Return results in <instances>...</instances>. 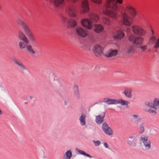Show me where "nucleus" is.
Instances as JSON below:
<instances>
[{
    "label": "nucleus",
    "mask_w": 159,
    "mask_h": 159,
    "mask_svg": "<svg viewBox=\"0 0 159 159\" xmlns=\"http://www.w3.org/2000/svg\"><path fill=\"white\" fill-rule=\"evenodd\" d=\"M57 8L64 7L66 12L70 16L76 18L77 12L81 14L87 13L89 19L81 20L82 25L85 28L91 30L93 27V22H97L99 19L97 14L89 11V4L87 0H46Z\"/></svg>",
    "instance_id": "nucleus-1"
},
{
    "label": "nucleus",
    "mask_w": 159,
    "mask_h": 159,
    "mask_svg": "<svg viewBox=\"0 0 159 159\" xmlns=\"http://www.w3.org/2000/svg\"><path fill=\"white\" fill-rule=\"evenodd\" d=\"M91 0L99 5V8L104 14L113 19L121 21L123 25L130 26L133 22V19L126 14L125 9L115 3V0H107L103 4L102 3V0Z\"/></svg>",
    "instance_id": "nucleus-2"
},
{
    "label": "nucleus",
    "mask_w": 159,
    "mask_h": 159,
    "mask_svg": "<svg viewBox=\"0 0 159 159\" xmlns=\"http://www.w3.org/2000/svg\"><path fill=\"white\" fill-rule=\"evenodd\" d=\"M18 24L20 25L27 36L29 37V39L32 42H34L35 41V39L32 32L26 24L22 20L19 19L17 21Z\"/></svg>",
    "instance_id": "nucleus-3"
},
{
    "label": "nucleus",
    "mask_w": 159,
    "mask_h": 159,
    "mask_svg": "<svg viewBox=\"0 0 159 159\" xmlns=\"http://www.w3.org/2000/svg\"><path fill=\"white\" fill-rule=\"evenodd\" d=\"M60 16L63 23L67 27H74L77 26V22L75 20L73 19H68L61 14L60 15Z\"/></svg>",
    "instance_id": "nucleus-4"
},
{
    "label": "nucleus",
    "mask_w": 159,
    "mask_h": 159,
    "mask_svg": "<svg viewBox=\"0 0 159 159\" xmlns=\"http://www.w3.org/2000/svg\"><path fill=\"white\" fill-rule=\"evenodd\" d=\"M129 41L133 43V45L135 46L142 45L143 39L141 37H136L134 35H129L128 38Z\"/></svg>",
    "instance_id": "nucleus-5"
},
{
    "label": "nucleus",
    "mask_w": 159,
    "mask_h": 159,
    "mask_svg": "<svg viewBox=\"0 0 159 159\" xmlns=\"http://www.w3.org/2000/svg\"><path fill=\"white\" fill-rule=\"evenodd\" d=\"M151 33L150 34L153 36L150 39V41L152 43L155 42V44L154 46V48H159V38L157 39L156 37L157 36V34H155L153 30L151 28Z\"/></svg>",
    "instance_id": "nucleus-6"
},
{
    "label": "nucleus",
    "mask_w": 159,
    "mask_h": 159,
    "mask_svg": "<svg viewBox=\"0 0 159 159\" xmlns=\"http://www.w3.org/2000/svg\"><path fill=\"white\" fill-rule=\"evenodd\" d=\"M132 30L134 34L137 35L143 36L146 33V32L144 30L140 27L137 26H133Z\"/></svg>",
    "instance_id": "nucleus-7"
},
{
    "label": "nucleus",
    "mask_w": 159,
    "mask_h": 159,
    "mask_svg": "<svg viewBox=\"0 0 159 159\" xmlns=\"http://www.w3.org/2000/svg\"><path fill=\"white\" fill-rule=\"evenodd\" d=\"M103 50V48L100 45L98 44L95 45L93 49L94 53L97 56L102 53Z\"/></svg>",
    "instance_id": "nucleus-8"
},
{
    "label": "nucleus",
    "mask_w": 159,
    "mask_h": 159,
    "mask_svg": "<svg viewBox=\"0 0 159 159\" xmlns=\"http://www.w3.org/2000/svg\"><path fill=\"white\" fill-rule=\"evenodd\" d=\"M125 36V34L121 30H117L114 34L113 38L114 39L118 40L123 39Z\"/></svg>",
    "instance_id": "nucleus-9"
},
{
    "label": "nucleus",
    "mask_w": 159,
    "mask_h": 159,
    "mask_svg": "<svg viewBox=\"0 0 159 159\" xmlns=\"http://www.w3.org/2000/svg\"><path fill=\"white\" fill-rule=\"evenodd\" d=\"M148 136H142L140 137L141 140L143 141L144 145L147 149H150L151 147V141L148 139Z\"/></svg>",
    "instance_id": "nucleus-10"
},
{
    "label": "nucleus",
    "mask_w": 159,
    "mask_h": 159,
    "mask_svg": "<svg viewBox=\"0 0 159 159\" xmlns=\"http://www.w3.org/2000/svg\"><path fill=\"white\" fill-rule=\"evenodd\" d=\"M77 34L80 37H84L88 34L86 30L80 27H77L76 29Z\"/></svg>",
    "instance_id": "nucleus-11"
},
{
    "label": "nucleus",
    "mask_w": 159,
    "mask_h": 159,
    "mask_svg": "<svg viewBox=\"0 0 159 159\" xmlns=\"http://www.w3.org/2000/svg\"><path fill=\"white\" fill-rule=\"evenodd\" d=\"M136 137L135 136H130L128 139L127 142L128 144L132 147H135L137 143Z\"/></svg>",
    "instance_id": "nucleus-12"
},
{
    "label": "nucleus",
    "mask_w": 159,
    "mask_h": 159,
    "mask_svg": "<svg viewBox=\"0 0 159 159\" xmlns=\"http://www.w3.org/2000/svg\"><path fill=\"white\" fill-rule=\"evenodd\" d=\"M93 31L96 33H99L103 32L104 27L100 24H95L93 27Z\"/></svg>",
    "instance_id": "nucleus-13"
},
{
    "label": "nucleus",
    "mask_w": 159,
    "mask_h": 159,
    "mask_svg": "<svg viewBox=\"0 0 159 159\" xmlns=\"http://www.w3.org/2000/svg\"><path fill=\"white\" fill-rule=\"evenodd\" d=\"M118 53V51L116 49H110L108 52L104 54V56L107 58H110L116 56Z\"/></svg>",
    "instance_id": "nucleus-14"
},
{
    "label": "nucleus",
    "mask_w": 159,
    "mask_h": 159,
    "mask_svg": "<svg viewBox=\"0 0 159 159\" xmlns=\"http://www.w3.org/2000/svg\"><path fill=\"white\" fill-rule=\"evenodd\" d=\"M105 116V112H103L102 113V116L100 115H99L98 116H96L95 121L98 124H100L103 122Z\"/></svg>",
    "instance_id": "nucleus-15"
},
{
    "label": "nucleus",
    "mask_w": 159,
    "mask_h": 159,
    "mask_svg": "<svg viewBox=\"0 0 159 159\" xmlns=\"http://www.w3.org/2000/svg\"><path fill=\"white\" fill-rule=\"evenodd\" d=\"M126 8L129 11L131 15L133 17H134L136 15L137 12L135 9L130 6L126 5Z\"/></svg>",
    "instance_id": "nucleus-16"
},
{
    "label": "nucleus",
    "mask_w": 159,
    "mask_h": 159,
    "mask_svg": "<svg viewBox=\"0 0 159 159\" xmlns=\"http://www.w3.org/2000/svg\"><path fill=\"white\" fill-rule=\"evenodd\" d=\"M130 102L129 101H125L123 99H120L116 101V104H120L122 105H126V108H128L127 106L128 104H130Z\"/></svg>",
    "instance_id": "nucleus-17"
},
{
    "label": "nucleus",
    "mask_w": 159,
    "mask_h": 159,
    "mask_svg": "<svg viewBox=\"0 0 159 159\" xmlns=\"http://www.w3.org/2000/svg\"><path fill=\"white\" fill-rule=\"evenodd\" d=\"M116 100L108 98H105L103 99V102L108 105L116 104Z\"/></svg>",
    "instance_id": "nucleus-18"
},
{
    "label": "nucleus",
    "mask_w": 159,
    "mask_h": 159,
    "mask_svg": "<svg viewBox=\"0 0 159 159\" xmlns=\"http://www.w3.org/2000/svg\"><path fill=\"white\" fill-rule=\"evenodd\" d=\"M73 89L74 95L76 98L78 99H79L80 96L79 93V89L78 86L77 85H75Z\"/></svg>",
    "instance_id": "nucleus-19"
},
{
    "label": "nucleus",
    "mask_w": 159,
    "mask_h": 159,
    "mask_svg": "<svg viewBox=\"0 0 159 159\" xmlns=\"http://www.w3.org/2000/svg\"><path fill=\"white\" fill-rule=\"evenodd\" d=\"M19 37L20 39L24 41L25 43H28L29 41L28 39L23 32L21 31L19 32Z\"/></svg>",
    "instance_id": "nucleus-20"
},
{
    "label": "nucleus",
    "mask_w": 159,
    "mask_h": 159,
    "mask_svg": "<svg viewBox=\"0 0 159 159\" xmlns=\"http://www.w3.org/2000/svg\"><path fill=\"white\" fill-rule=\"evenodd\" d=\"M132 90L130 89H126L122 93L124 94L125 96L128 98H130L132 97Z\"/></svg>",
    "instance_id": "nucleus-21"
},
{
    "label": "nucleus",
    "mask_w": 159,
    "mask_h": 159,
    "mask_svg": "<svg viewBox=\"0 0 159 159\" xmlns=\"http://www.w3.org/2000/svg\"><path fill=\"white\" fill-rule=\"evenodd\" d=\"M86 116L84 113L81 114V116H80L79 120L80 122V124L82 126H84L86 124L85 118Z\"/></svg>",
    "instance_id": "nucleus-22"
},
{
    "label": "nucleus",
    "mask_w": 159,
    "mask_h": 159,
    "mask_svg": "<svg viewBox=\"0 0 159 159\" xmlns=\"http://www.w3.org/2000/svg\"><path fill=\"white\" fill-rule=\"evenodd\" d=\"M103 130L105 134L107 135H111L113 134V131L110 127H109V128H107V129H104Z\"/></svg>",
    "instance_id": "nucleus-23"
},
{
    "label": "nucleus",
    "mask_w": 159,
    "mask_h": 159,
    "mask_svg": "<svg viewBox=\"0 0 159 159\" xmlns=\"http://www.w3.org/2000/svg\"><path fill=\"white\" fill-rule=\"evenodd\" d=\"M76 149H77L78 152L81 155H84V156H86L89 157L90 158H91L93 157V156H91L88 153H86L85 152L83 151L82 150H80V149H79L77 148Z\"/></svg>",
    "instance_id": "nucleus-24"
},
{
    "label": "nucleus",
    "mask_w": 159,
    "mask_h": 159,
    "mask_svg": "<svg viewBox=\"0 0 159 159\" xmlns=\"http://www.w3.org/2000/svg\"><path fill=\"white\" fill-rule=\"evenodd\" d=\"M127 51L129 53H134V48L132 46H129L127 48Z\"/></svg>",
    "instance_id": "nucleus-25"
},
{
    "label": "nucleus",
    "mask_w": 159,
    "mask_h": 159,
    "mask_svg": "<svg viewBox=\"0 0 159 159\" xmlns=\"http://www.w3.org/2000/svg\"><path fill=\"white\" fill-rule=\"evenodd\" d=\"M65 155L66 156L65 159H70L72 156L71 151L70 150L67 151L65 153Z\"/></svg>",
    "instance_id": "nucleus-26"
},
{
    "label": "nucleus",
    "mask_w": 159,
    "mask_h": 159,
    "mask_svg": "<svg viewBox=\"0 0 159 159\" xmlns=\"http://www.w3.org/2000/svg\"><path fill=\"white\" fill-rule=\"evenodd\" d=\"M26 48L28 52L31 53L32 54H34L35 53V52L33 49L32 46L30 45H27Z\"/></svg>",
    "instance_id": "nucleus-27"
},
{
    "label": "nucleus",
    "mask_w": 159,
    "mask_h": 159,
    "mask_svg": "<svg viewBox=\"0 0 159 159\" xmlns=\"http://www.w3.org/2000/svg\"><path fill=\"white\" fill-rule=\"evenodd\" d=\"M153 103L156 110L158 107H159V98H155L153 101Z\"/></svg>",
    "instance_id": "nucleus-28"
},
{
    "label": "nucleus",
    "mask_w": 159,
    "mask_h": 159,
    "mask_svg": "<svg viewBox=\"0 0 159 159\" xmlns=\"http://www.w3.org/2000/svg\"><path fill=\"white\" fill-rule=\"evenodd\" d=\"M145 104L147 106L150 107L152 108H153L155 109H156L154 103H153L152 102H145Z\"/></svg>",
    "instance_id": "nucleus-29"
},
{
    "label": "nucleus",
    "mask_w": 159,
    "mask_h": 159,
    "mask_svg": "<svg viewBox=\"0 0 159 159\" xmlns=\"http://www.w3.org/2000/svg\"><path fill=\"white\" fill-rule=\"evenodd\" d=\"M11 60L13 61L15 63L17 64L18 66L21 62L20 61L16 59L15 57H11Z\"/></svg>",
    "instance_id": "nucleus-30"
},
{
    "label": "nucleus",
    "mask_w": 159,
    "mask_h": 159,
    "mask_svg": "<svg viewBox=\"0 0 159 159\" xmlns=\"http://www.w3.org/2000/svg\"><path fill=\"white\" fill-rule=\"evenodd\" d=\"M11 60L13 61L15 63L17 64L18 66L21 62L20 61L16 59L15 57H11Z\"/></svg>",
    "instance_id": "nucleus-31"
},
{
    "label": "nucleus",
    "mask_w": 159,
    "mask_h": 159,
    "mask_svg": "<svg viewBox=\"0 0 159 159\" xmlns=\"http://www.w3.org/2000/svg\"><path fill=\"white\" fill-rule=\"evenodd\" d=\"M26 45L23 42H19V46L20 49H24L26 47Z\"/></svg>",
    "instance_id": "nucleus-32"
},
{
    "label": "nucleus",
    "mask_w": 159,
    "mask_h": 159,
    "mask_svg": "<svg viewBox=\"0 0 159 159\" xmlns=\"http://www.w3.org/2000/svg\"><path fill=\"white\" fill-rule=\"evenodd\" d=\"M109 126L108 124L106 122H104L103 124L102 128V130H103L104 129H107V128H109Z\"/></svg>",
    "instance_id": "nucleus-33"
},
{
    "label": "nucleus",
    "mask_w": 159,
    "mask_h": 159,
    "mask_svg": "<svg viewBox=\"0 0 159 159\" xmlns=\"http://www.w3.org/2000/svg\"><path fill=\"white\" fill-rule=\"evenodd\" d=\"M22 70H24L25 69L26 67L25 66H24L23 64H22L21 62L20 64L18 66Z\"/></svg>",
    "instance_id": "nucleus-34"
},
{
    "label": "nucleus",
    "mask_w": 159,
    "mask_h": 159,
    "mask_svg": "<svg viewBox=\"0 0 159 159\" xmlns=\"http://www.w3.org/2000/svg\"><path fill=\"white\" fill-rule=\"evenodd\" d=\"M93 142L95 146H99L101 143V142L99 140H97L96 141L95 140H93Z\"/></svg>",
    "instance_id": "nucleus-35"
},
{
    "label": "nucleus",
    "mask_w": 159,
    "mask_h": 159,
    "mask_svg": "<svg viewBox=\"0 0 159 159\" xmlns=\"http://www.w3.org/2000/svg\"><path fill=\"white\" fill-rule=\"evenodd\" d=\"M89 41L91 43H94L95 41V40L92 36H90L89 37Z\"/></svg>",
    "instance_id": "nucleus-36"
},
{
    "label": "nucleus",
    "mask_w": 159,
    "mask_h": 159,
    "mask_svg": "<svg viewBox=\"0 0 159 159\" xmlns=\"http://www.w3.org/2000/svg\"><path fill=\"white\" fill-rule=\"evenodd\" d=\"M140 129L141 131L140 132V133H143L144 131V127L143 126V124H141L140 125Z\"/></svg>",
    "instance_id": "nucleus-37"
},
{
    "label": "nucleus",
    "mask_w": 159,
    "mask_h": 159,
    "mask_svg": "<svg viewBox=\"0 0 159 159\" xmlns=\"http://www.w3.org/2000/svg\"><path fill=\"white\" fill-rule=\"evenodd\" d=\"M139 48H140V49L142 50V51H144L145 50H146L147 48V46L145 45L143 46H139Z\"/></svg>",
    "instance_id": "nucleus-38"
},
{
    "label": "nucleus",
    "mask_w": 159,
    "mask_h": 159,
    "mask_svg": "<svg viewBox=\"0 0 159 159\" xmlns=\"http://www.w3.org/2000/svg\"><path fill=\"white\" fill-rule=\"evenodd\" d=\"M148 111L150 113H154V114H156V111L151 108L149 109Z\"/></svg>",
    "instance_id": "nucleus-39"
},
{
    "label": "nucleus",
    "mask_w": 159,
    "mask_h": 159,
    "mask_svg": "<svg viewBox=\"0 0 159 159\" xmlns=\"http://www.w3.org/2000/svg\"><path fill=\"white\" fill-rule=\"evenodd\" d=\"M116 2L119 4H121L122 3V0H115Z\"/></svg>",
    "instance_id": "nucleus-40"
},
{
    "label": "nucleus",
    "mask_w": 159,
    "mask_h": 159,
    "mask_svg": "<svg viewBox=\"0 0 159 159\" xmlns=\"http://www.w3.org/2000/svg\"><path fill=\"white\" fill-rule=\"evenodd\" d=\"M104 146L107 148H108L109 147V145L107 143H104Z\"/></svg>",
    "instance_id": "nucleus-41"
},
{
    "label": "nucleus",
    "mask_w": 159,
    "mask_h": 159,
    "mask_svg": "<svg viewBox=\"0 0 159 159\" xmlns=\"http://www.w3.org/2000/svg\"><path fill=\"white\" fill-rule=\"evenodd\" d=\"M141 120V119L140 118H139L137 119L136 121L138 122V123L140 122Z\"/></svg>",
    "instance_id": "nucleus-42"
},
{
    "label": "nucleus",
    "mask_w": 159,
    "mask_h": 159,
    "mask_svg": "<svg viewBox=\"0 0 159 159\" xmlns=\"http://www.w3.org/2000/svg\"><path fill=\"white\" fill-rule=\"evenodd\" d=\"M106 20L107 21V24L108 25H109V24H110V21H109V20H108V19H106Z\"/></svg>",
    "instance_id": "nucleus-43"
},
{
    "label": "nucleus",
    "mask_w": 159,
    "mask_h": 159,
    "mask_svg": "<svg viewBox=\"0 0 159 159\" xmlns=\"http://www.w3.org/2000/svg\"><path fill=\"white\" fill-rule=\"evenodd\" d=\"M133 116L134 118H137L138 117V116L136 115H133Z\"/></svg>",
    "instance_id": "nucleus-44"
},
{
    "label": "nucleus",
    "mask_w": 159,
    "mask_h": 159,
    "mask_svg": "<svg viewBox=\"0 0 159 159\" xmlns=\"http://www.w3.org/2000/svg\"><path fill=\"white\" fill-rule=\"evenodd\" d=\"M29 97L30 98V99H31L32 98V96H29Z\"/></svg>",
    "instance_id": "nucleus-45"
},
{
    "label": "nucleus",
    "mask_w": 159,
    "mask_h": 159,
    "mask_svg": "<svg viewBox=\"0 0 159 159\" xmlns=\"http://www.w3.org/2000/svg\"><path fill=\"white\" fill-rule=\"evenodd\" d=\"M156 110L159 111V107H158L157 108V109H156Z\"/></svg>",
    "instance_id": "nucleus-46"
},
{
    "label": "nucleus",
    "mask_w": 159,
    "mask_h": 159,
    "mask_svg": "<svg viewBox=\"0 0 159 159\" xmlns=\"http://www.w3.org/2000/svg\"><path fill=\"white\" fill-rule=\"evenodd\" d=\"M127 29L128 31L129 30V31L130 30V29L128 28H127Z\"/></svg>",
    "instance_id": "nucleus-47"
},
{
    "label": "nucleus",
    "mask_w": 159,
    "mask_h": 159,
    "mask_svg": "<svg viewBox=\"0 0 159 159\" xmlns=\"http://www.w3.org/2000/svg\"><path fill=\"white\" fill-rule=\"evenodd\" d=\"M155 52H157V50H155V51H154Z\"/></svg>",
    "instance_id": "nucleus-48"
},
{
    "label": "nucleus",
    "mask_w": 159,
    "mask_h": 159,
    "mask_svg": "<svg viewBox=\"0 0 159 159\" xmlns=\"http://www.w3.org/2000/svg\"><path fill=\"white\" fill-rule=\"evenodd\" d=\"M65 104L66 105V102L65 101Z\"/></svg>",
    "instance_id": "nucleus-49"
}]
</instances>
